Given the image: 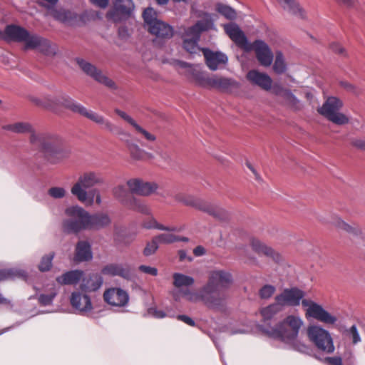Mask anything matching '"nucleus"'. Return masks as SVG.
Instances as JSON below:
<instances>
[{
  "mask_svg": "<svg viewBox=\"0 0 365 365\" xmlns=\"http://www.w3.org/2000/svg\"><path fill=\"white\" fill-rule=\"evenodd\" d=\"M66 194L67 191L63 187L54 186L48 190V195L54 199H62Z\"/></svg>",
  "mask_w": 365,
  "mask_h": 365,
  "instance_id": "50",
  "label": "nucleus"
},
{
  "mask_svg": "<svg viewBox=\"0 0 365 365\" xmlns=\"http://www.w3.org/2000/svg\"><path fill=\"white\" fill-rule=\"evenodd\" d=\"M125 206L130 210L143 214H148L150 212L148 207L144 202L134 197H130V199L129 200V201H128V203L126 204Z\"/></svg>",
  "mask_w": 365,
  "mask_h": 365,
  "instance_id": "41",
  "label": "nucleus"
},
{
  "mask_svg": "<svg viewBox=\"0 0 365 365\" xmlns=\"http://www.w3.org/2000/svg\"><path fill=\"white\" fill-rule=\"evenodd\" d=\"M43 292L38 297V302L43 306L51 304L58 293L56 285L54 283L48 284L44 287Z\"/></svg>",
  "mask_w": 365,
  "mask_h": 365,
  "instance_id": "32",
  "label": "nucleus"
},
{
  "mask_svg": "<svg viewBox=\"0 0 365 365\" xmlns=\"http://www.w3.org/2000/svg\"><path fill=\"white\" fill-rule=\"evenodd\" d=\"M247 80L254 85H256L264 91H269L272 88V80L265 73L259 72L257 70H251L247 73Z\"/></svg>",
  "mask_w": 365,
  "mask_h": 365,
  "instance_id": "21",
  "label": "nucleus"
},
{
  "mask_svg": "<svg viewBox=\"0 0 365 365\" xmlns=\"http://www.w3.org/2000/svg\"><path fill=\"white\" fill-rule=\"evenodd\" d=\"M76 61L79 67L85 73L93 78L99 83H101L109 88L115 89L116 88L115 83L111 79L89 62L82 58H77Z\"/></svg>",
  "mask_w": 365,
  "mask_h": 365,
  "instance_id": "11",
  "label": "nucleus"
},
{
  "mask_svg": "<svg viewBox=\"0 0 365 365\" xmlns=\"http://www.w3.org/2000/svg\"><path fill=\"white\" fill-rule=\"evenodd\" d=\"M205 63L211 71L224 67L228 62L227 55L221 51H212L207 48L202 49Z\"/></svg>",
  "mask_w": 365,
  "mask_h": 365,
  "instance_id": "17",
  "label": "nucleus"
},
{
  "mask_svg": "<svg viewBox=\"0 0 365 365\" xmlns=\"http://www.w3.org/2000/svg\"><path fill=\"white\" fill-rule=\"evenodd\" d=\"M330 48L336 53L346 55L345 49L338 43H332L330 45Z\"/></svg>",
  "mask_w": 365,
  "mask_h": 365,
  "instance_id": "62",
  "label": "nucleus"
},
{
  "mask_svg": "<svg viewBox=\"0 0 365 365\" xmlns=\"http://www.w3.org/2000/svg\"><path fill=\"white\" fill-rule=\"evenodd\" d=\"M347 332L349 337L351 339L352 343L354 344H356L361 341V337L355 325L351 327L350 329L347 331Z\"/></svg>",
  "mask_w": 365,
  "mask_h": 365,
  "instance_id": "56",
  "label": "nucleus"
},
{
  "mask_svg": "<svg viewBox=\"0 0 365 365\" xmlns=\"http://www.w3.org/2000/svg\"><path fill=\"white\" fill-rule=\"evenodd\" d=\"M148 314L153 316L157 319H162L167 316L173 317L172 315L166 314L165 312L158 309L156 307H150L148 311Z\"/></svg>",
  "mask_w": 365,
  "mask_h": 365,
  "instance_id": "57",
  "label": "nucleus"
},
{
  "mask_svg": "<svg viewBox=\"0 0 365 365\" xmlns=\"http://www.w3.org/2000/svg\"><path fill=\"white\" fill-rule=\"evenodd\" d=\"M129 294L126 290L120 287H110L103 293L104 301L111 307H124L129 302Z\"/></svg>",
  "mask_w": 365,
  "mask_h": 365,
  "instance_id": "12",
  "label": "nucleus"
},
{
  "mask_svg": "<svg viewBox=\"0 0 365 365\" xmlns=\"http://www.w3.org/2000/svg\"><path fill=\"white\" fill-rule=\"evenodd\" d=\"M125 143L133 158L139 160L143 157L144 150L140 148L136 143L130 140H125Z\"/></svg>",
  "mask_w": 365,
  "mask_h": 365,
  "instance_id": "44",
  "label": "nucleus"
},
{
  "mask_svg": "<svg viewBox=\"0 0 365 365\" xmlns=\"http://www.w3.org/2000/svg\"><path fill=\"white\" fill-rule=\"evenodd\" d=\"M51 16L57 21L68 24L76 18V14L71 11L63 9H54L51 11Z\"/></svg>",
  "mask_w": 365,
  "mask_h": 365,
  "instance_id": "36",
  "label": "nucleus"
},
{
  "mask_svg": "<svg viewBox=\"0 0 365 365\" xmlns=\"http://www.w3.org/2000/svg\"><path fill=\"white\" fill-rule=\"evenodd\" d=\"M341 86L346 88L347 91L354 93L358 94L359 91L358 89L352 84L348 83V82H341Z\"/></svg>",
  "mask_w": 365,
  "mask_h": 365,
  "instance_id": "64",
  "label": "nucleus"
},
{
  "mask_svg": "<svg viewBox=\"0 0 365 365\" xmlns=\"http://www.w3.org/2000/svg\"><path fill=\"white\" fill-rule=\"evenodd\" d=\"M88 195H92V196H89V197H93V198L95 196L96 204H98V205L101 204L102 200H101V194H100V192L98 190L94 189V190H91L88 193Z\"/></svg>",
  "mask_w": 365,
  "mask_h": 365,
  "instance_id": "63",
  "label": "nucleus"
},
{
  "mask_svg": "<svg viewBox=\"0 0 365 365\" xmlns=\"http://www.w3.org/2000/svg\"><path fill=\"white\" fill-rule=\"evenodd\" d=\"M214 24L211 16L206 14L205 19L197 21L194 26L185 31L183 35V47L190 53H197L200 51L197 45L200 34L202 31L213 28Z\"/></svg>",
  "mask_w": 365,
  "mask_h": 365,
  "instance_id": "7",
  "label": "nucleus"
},
{
  "mask_svg": "<svg viewBox=\"0 0 365 365\" xmlns=\"http://www.w3.org/2000/svg\"><path fill=\"white\" fill-rule=\"evenodd\" d=\"M84 275V272L82 270L74 269L68 271L61 276L56 277V282L61 285H76L81 280Z\"/></svg>",
  "mask_w": 365,
  "mask_h": 365,
  "instance_id": "26",
  "label": "nucleus"
},
{
  "mask_svg": "<svg viewBox=\"0 0 365 365\" xmlns=\"http://www.w3.org/2000/svg\"><path fill=\"white\" fill-rule=\"evenodd\" d=\"M1 36L7 41L24 43L25 49H36L46 55L56 53V48L48 40L37 34H31L24 28L17 25L7 26Z\"/></svg>",
  "mask_w": 365,
  "mask_h": 365,
  "instance_id": "5",
  "label": "nucleus"
},
{
  "mask_svg": "<svg viewBox=\"0 0 365 365\" xmlns=\"http://www.w3.org/2000/svg\"><path fill=\"white\" fill-rule=\"evenodd\" d=\"M232 283L231 274L225 270L215 269L210 272L207 282L199 290L181 289L175 294L176 300L184 297L190 303L202 302L210 309H220L226 300L225 290Z\"/></svg>",
  "mask_w": 365,
  "mask_h": 365,
  "instance_id": "1",
  "label": "nucleus"
},
{
  "mask_svg": "<svg viewBox=\"0 0 365 365\" xmlns=\"http://www.w3.org/2000/svg\"><path fill=\"white\" fill-rule=\"evenodd\" d=\"M250 51H254L256 58L260 65L264 67L269 66L273 61V53L269 46L262 40H256L250 43Z\"/></svg>",
  "mask_w": 365,
  "mask_h": 365,
  "instance_id": "15",
  "label": "nucleus"
},
{
  "mask_svg": "<svg viewBox=\"0 0 365 365\" xmlns=\"http://www.w3.org/2000/svg\"><path fill=\"white\" fill-rule=\"evenodd\" d=\"M101 273L103 275L115 277L118 276L123 279H129L130 277V270L129 266L123 263L112 262L105 265Z\"/></svg>",
  "mask_w": 365,
  "mask_h": 365,
  "instance_id": "20",
  "label": "nucleus"
},
{
  "mask_svg": "<svg viewBox=\"0 0 365 365\" xmlns=\"http://www.w3.org/2000/svg\"><path fill=\"white\" fill-rule=\"evenodd\" d=\"M305 294L304 291L297 287L284 289L275 297V301L278 302L283 308L285 306L297 307L302 302L307 318H313L324 324L334 325L338 321L335 315L330 314L323 307L312 300L303 299Z\"/></svg>",
  "mask_w": 365,
  "mask_h": 365,
  "instance_id": "3",
  "label": "nucleus"
},
{
  "mask_svg": "<svg viewBox=\"0 0 365 365\" xmlns=\"http://www.w3.org/2000/svg\"><path fill=\"white\" fill-rule=\"evenodd\" d=\"M93 254L90 244L85 241L78 242L76 247L74 260L78 262H84L91 260Z\"/></svg>",
  "mask_w": 365,
  "mask_h": 365,
  "instance_id": "31",
  "label": "nucleus"
},
{
  "mask_svg": "<svg viewBox=\"0 0 365 365\" xmlns=\"http://www.w3.org/2000/svg\"><path fill=\"white\" fill-rule=\"evenodd\" d=\"M138 269L147 274H150L152 276H156L158 275V271L155 267L146 266V265H140L138 267Z\"/></svg>",
  "mask_w": 365,
  "mask_h": 365,
  "instance_id": "60",
  "label": "nucleus"
},
{
  "mask_svg": "<svg viewBox=\"0 0 365 365\" xmlns=\"http://www.w3.org/2000/svg\"><path fill=\"white\" fill-rule=\"evenodd\" d=\"M66 218L63 226L68 232H78L88 229V212L78 205L67 207L65 210Z\"/></svg>",
  "mask_w": 365,
  "mask_h": 365,
  "instance_id": "9",
  "label": "nucleus"
},
{
  "mask_svg": "<svg viewBox=\"0 0 365 365\" xmlns=\"http://www.w3.org/2000/svg\"><path fill=\"white\" fill-rule=\"evenodd\" d=\"M143 226L145 228L151 229V228H156L161 230H166V231H171V232H180L182 230L181 228L178 227H165L159 223L157 222V221L155 219H151L148 222H144Z\"/></svg>",
  "mask_w": 365,
  "mask_h": 365,
  "instance_id": "45",
  "label": "nucleus"
},
{
  "mask_svg": "<svg viewBox=\"0 0 365 365\" xmlns=\"http://www.w3.org/2000/svg\"><path fill=\"white\" fill-rule=\"evenodd\" d=\"M133 9L134 4L132 0H115L114 11L108 14V17L114 21H118L119 18L115 16V13L120 15H129Z\"/></svg>",
  "mask_w": 365,
  "mask_h": 365,
  "instance_id": "24",
  "label": "nucleus"
},
{
  "mask_svg": "<svg viewBox=\"0 0 365 365\" xmlns=\"http://www.w3.org/2000/svg\"><path fill=\"white\" fill-rule=\"evenodd\" d=\"M311 342L322 352L331 354L335 351L334 339L329 331L320 325H310L307 329Z\"/></svg>",
  "mask_w": 365,
  "mask_h": 365,
  "instance_id": "8",
  "label": "nucleus"
},
{
  "mask_svg": "<svg viewBox=\"0 0 365 365\" xmlns=\"http://www.w3.org/2000/svg\"><path fill=\"white\" fill-rule=\"evenodd\" d=\"M51 98L54 100L57 103H55V106L52 109H55L58 106H63L71 110L73 112L78 113L80 114L81 110L83 109V106L80 103H78L69 96L65 94H61L58 96H51Z\"/></svg>",
  "mask_w": 365,
  "mask_h": 365,
  "instance_id": "25",
  "label": "nucleus"
},
{
  "mask_svg": "<svg viewBox=\"0 0 365 365\" xmlns=\"http://www.w3.org/2000/svg\"><path fill=\"white\" fill-rule=\"evenodd\" d=\"M115 113L120 118H122L123 120H125L126 122H128L130 125H132L133 128H134V126L136 125L137 122L132 117H130L129 115H128L124 111L116 109Z\"/></svg>",
  "mask_w": 365,
  "mask_h": 365,
  "instance_id": "59",
  "label": "nucleus"
},
{
  "mask_svg": "<svg viewBox=\"0 0 365 365\" xmlns=\"http://www.w3.org/2000/svg\"><path fill=\"white\" fill-rule=\"evenodd\" d=\"M325 362L327 365H343L342 359L340 356L327 357Z\"/></svg>",
  "mask_w": 365,
  "mask_h": 365,
  "instance_id": "61",
  "label": "nucleus"
},
{
  "mask_svg": "<svg viewBox=\"0 0 365 365\" xmlns=\"http://www.w3.org/2000/svg\"><path fill=\"white\" fill-rule=\"evenodd\" d=\"M188 73L192 80L197 85L203 88H210L212 76H210L207 72L202 71L200 66H190Z\"/></svg>",
  "mask_w": 365,
  "mask_h": 365,
  "instance_id": "22",
  "label": "nucleus"
},
{
  "mask_svg": "<svg viewBox=\"0 0 365 365\" xmlns=\"http://www.w3.org/2000/svg\"><path fill=\"white\" fill-rule=\"evenodd\" d=\"M133 128L138 135L144 138L147 141L154 142L156 140V137L154 134L148 132L138 123H136Z\"/></svg>",
  "mask_w": 365,
  "mask_h": 365,
  "instance_id": "53",
  "label": "nucleus"
},
{
  "mask_svg": "<svg viewBox=\"0 0 365 365\" xmlns=\"http://www.w3.org/2000/svg\"><path fill=\"white\" fill-rule=\"evenodd\" d=\"M113 196L125 206L130 199L129 192L123 185H118L113 189Z\"/></svg>",
  "mask_w": 365,
  "mask_h": 365,
  "instance_id": "40",
  "label": "nucleus"
},
{
  "mask_svg": "<svg viewBox=\"0 0 365 365\" xmlns=\"http://www.w3.org/2000/svg\"><path fill=\"white\" fill-rule=\"evenodd\" d=\"M97 124L101 125L102 129L107 130L113 134L122 137L129 136V134L126 131H125L121 128L114 125L103 115L99 118Z\"/></svg>",
  "mask_w": 365,
  "mask_h": 365,
  "instance_id": "33",
  "label": "nucleus"
},
{
  "mask_svg": "<svg viewBox=\"0 0 365 365\" xmlns=\"http://www.w3.org/2000/svg\"><path fill=\"white\" fill-rule=\"evenodd\" d=\"M81 115L86 117L89 120H92L93 122L97 123L99 118L102 116V115L96 113L93 110H88L86 108L83 106V109L81 110L80 113Z\"/></svg>",
  "mask_w": 365,
  "mask_h": 365,
  "instance_id": "54",
  "label": "nucleus"
},
{
  "mask_svg": "<svg viewBox=\"0 0 365 365\" xmlns=\"http://www.w3.org/2000/svg\"><path fill=\"white\" fill-rule=\"evenodd\" d=\"M216 10L221 15L225 16L226 19L233 20L237 16V13L235 9L228 5L223 4H217L216 5Z\"/></svg>",
  "mask_w": 365,
  "mask_h": 365,
  "instance_id": "43",
  "label": "nucleus"
},
{
  "mask_svg": "<svg viewBox=\"0 0 365 365\" xmlns=\"http://www.w3.org/2000/svg\"><path fill=\"white\" fill-rule=\"evenodd\" d=\"M276 287L271 284H264L258 291L259 297L261 299H269L274 294Z\"/></svg>",
  "mask_w": 365,
  "mask_h": 365,
  "instance_id": "47",
  "label": "nucleus"
},
{
  "mask_svg": "<svg viewBox=\"0 0 365 365\" xmlns=\"http://www.w3.org/2000/svg\"><path fill=\"white\" fill-rule=\"evenodd\" d=\"M176 200L179 202L184 203L185 205L195 207L199 210L207 212L212 215L218 217L214 207L205 204V202H202L200 200L195 199L192 196H186L182 194H179L176 195Z\"/></svg>",
  "mask_w": 365,
  "mask_h": 365,
  "instance_id": "23",
  "label": "nucleus"
},
{
  "mask_svg": "<svg viewBox=\"0 0 365 365\" xmlns=\"http://www.w3.org/2000/svg\"><path fill=\"white\" fill-rule=\"evenodd\" d=\"M273 70L277 74H282L287 70V63L281 51H277L276 53L275 59L273 64Z\"/></svg>",
  "mask_w": 365,
  "mask_h": 365,
  "instance_id": "42",
  "label": "nucleus"
},
{
  "mask_svg": "<svg viewBox=\"0 0 365 365\" xmlns=\"http://www.w3.org/2000/svg\"><path fill=\"white\" fill-rule=\"evenodd\" d=\"M282 99L286 104L294 109H299L300 108L299 101L290 91H288V92L285 93V96Z\"/></svg>",
  "mask_w": 365,
  "mask_h": 365,
  "instance_id": "52",
  "label": "nucleus"
},
{
  "mask_svg": "<svg viewBox=\"0 0 365 365\" xmlns=\"http://www.w3.org/2000/svg\"><path fill=\"white\" fill-rule=\"evenodd\" d=\"M143 16L145 21V23L146 24L148 29L150 28L153 24H154L155 22L159 21L157 19V14L153 8H147L145 9L143 14Z\"/></svg>",
  "mask_w": 365,
  "mask_h": 365,
  "instance_id": "46",
  "label": "nucleus"
},
{
  "mask_svg": "<svg viewBox=\"0 0 365 365\" xmlns=\"http://www.w3.org/2000/svg\"><path fill=\"white\" fill-rule=\"evenodd\" d=\"M88 229L98 230L106 227L110 223V219L106 213L90 215L88 212Z\"/></svg>",
  "mask_w": 365,
  "mask_h": 365,
  "instance_id": "27",
  "label": "nucleus"
},
{
  "mask_svg": "<svg viewBox=\"0 0 365 365\" xmlns=\"http://www.w3.org/2000/svg\"><path fill=\"white\" fill-rule=\"evenodd\" d=\"M195 283V279L193 277L180 274V273H175L173 274V284L175 287H177L178 289L173 292V297L175 300V294H177L180 290L181 289H189L188 287L192 286ZM182 298V297H180V299ZM183 299L186 300L184 297ZM180 301V299L177 300V302Z\"/></svg>",
  "mask_w": 365,
  "mask_h": 365,
  "instance_id": "28",
  "label": "nucleus"
},
{
  "mask_svg": "<svg viewBox=\"0 0 365 365\" xmlns=\"http://www.w3.org/2000/svg\"><path fill=\"white\" fill-rule=\"evenodd\" d=\"M148 31L152 34L162 38H170L173 34L172 27L160 20L154 24H153V25L148 28Z\"/></svg>",
  "mask_w": 365,
  "mask_h": 365,
  "instance_id": "29",
  "label": "nucleus"
},
{
  "mask_svg": "<svg viewBox=\"0 0 365 365\" xmlns=\"http://www.w3.org/2000/svg\"><path fill=\"white\" fill-rule=\"evenodd\" d=\"M342 106L343 103L339 98L331 96L318 108V112L335 124L344 125L348 123L349 119L345 114L339 112Z\"/></svg>",
  "mask_w": 365,
  "mask_h": 365,
  "instance_id": "10",
  "label": "nucleus"
},
{
  "mask_svg": "<svg viewBox=\"0 0 365 365\" xmlns=\"http://www.w3.org/2000/svg\"><path fill=\"white\" fill-rule=\"evenodd\" d=\"M159 243L163 244H170L177 242L179 240V237L175 235L173 233L167 232L162 233L155 237Z\"/></svg>",
  "mask_w": 365,
  "mask_h": 365,
  "instance_id": "51",
  "label": "nucleus"
},
{
  "mask_svg": "<svg viewBox=\"0 0 365 365\" xmlns=\"http://www.w3.org/2000/svg\"><path fill=\"white\" fill-rule=\"evenodd\" d=\"M320 220L324 223L331 224L341 230H346L348 232L354 233L355 235H357L359 232V229L346 224L336 215H332L329 220L320 219Z\"/></svg>",
  "mask_w": 365,
  "mask_h": 365,
  "instance_id": "35",
  "label": "nucleus"
},
{
  "mask_svg": "<svg viewBox=\"0 0 365 365\" xmlns=\"http://www.w3.org/2000/svg\"><path fill=\"white\" fill-rule=\"evenodd\" d=\"M70 303L75 310L83 314L91 312L93 309L88 294L81 290L74 291L71 293Z\"/></svg>",
  "mask_w": 365,
  "mask_h": 365,
  "instance_id": "13",
  "label": "nucleus"
},
{
  "mask_svg": "<svg viewBox=\"0 0 365 365\" xmlns=\"http://www.w3.org/2000/svg\"><path fill=\"white\" fill-rule=\"evenodd\" d=\"M303 324L300 317L288 315L275 327L269 328L265 332L269 336L282 342L288 348L309 354L312 352L310 346L298 339L299 332Z\"/></svg>",
  "mask_w": 365,
  "mask_h": 365,
  "instance_id": "4",
  "label": "nucleus"
},
{
  "mask_svg": "<svg viewBox=\"0 0 365 365\" xmlns=\"http://www.w3.org/2000/svg\"><path fill=\"white\" fill-rule=\"evenodd\" d=\"M127 185L131 193L141 196H148L158 190V185L154 182H147L139 178H133L127 181Z\"/></svg>",
  "mask_w": 365,
  "mask_h": 365,
  "instance_id": "14",
  "label": "nucleus"
},
{
  "mask_svg": "<svg viewBox=\"0 0 365 365\" xmlns=\"http://www.w3.org/2000/svg\"><path fill=\"white\" fill-rule=\"evenodd\" d=\"M157 239L155 237L151 242H148L143 250V254L145 256H150L155 252L158 248Z\"/></svg>",
  "mask_w": 365,
  "mask_h": 365,
  "instance_id": "55",
  "label": "nucleus"
},
{
  "mask_svg": "<svg viewBox=\"0 0 365 365\" xmlns=\"http://www.w3.org/2000/svg\"><path fill=\"white\" fill-rule=\"evenodd\" d=\"M250 245L253 251L259 255H264L277 262L282 259L281 255L279 252H276L273 248L257 238H250Z\"/></svg>",
  "mask_w": 365,
  "mask_h": 365,
  "instance_id": "18",
  "label": "nucleus"
},
{
  "mask_svg": "<svg viewBox=\"0 0 365 365\" xmlns=\"http://www.w3.org/2000/svg\"><path fill=\"white\" fill-rule=\"evenodd\" d=\"M103 284V278L96 273H91L83 275L80 283L79 288L81 292L87 294L98 290Z\"/></svg>",
  "mask_w": 365,
  "mask_h": 365,
  "instance_id": "19",
  "label": "nucleus"
},
{
  "mask_svg": "<svg viewBox=\"0 0 365 365\" xmlns=\"http://www.w3.org/2000/svg\"><path fill=\"white\" fill-rule=\"evenodd\" d=\"M224 29L226 34L232 41L240 48L245 51H250L251 46L244 32L240 28L234 23L224 25Z\"/></svg>",
  "mask_w": 365,
  "mask_h": 365,
  "instance_id": "16",
  "label": "nucleus"
},
{
  "mask_svg": "<svg viewBox=\"0 0 365 365\" xmlns=\"http://www.w3.org/2000/svg\"><path fill=\"white\" fill-rule=\"evenodd\" d=\"M278 302L272 303L261 309V314L264 320H269L282 310Z\"/></svg>",
  "mask_w": 365,
  "mask_h": 365,
  "instance_id": "39",
  "label": "nucleus"
},
{
  "mask_svg": "<svg viewBox=\"0 0 365 365\" xmlns=\"http://www.w3.org/2000/svg\"><path fill=\"white\" fill-rule=\"evenodd\" d=\"M103 183L104 178L101 173L93 170L85 171L79 175L76 182L71 187V193L79 202L86 205H92L94 198L89 197L87 189Z\"/></svg>",
  "mask_w": 365,
  "mask_h": 365,
  "instance_id": "6",
  "label": "nucleus"
},
{
  "mask_svg": "<svg viewBox=\"0 0 365 365\" xmlns=\"http://www.w3.org/2000/svg\"><path fill=\"white\" fill-rule=\"evenodd\" d=\"M26 272L20 269H6L0 270V281L14 279L16 278L25 279Z\"/></svg>",
  "mask_w": 365,
  "mask_h": 365,
  "instance_id": "37",
  "label": "nucleus"
},
{
  "mask_svg": "<svg viewBox=\"0 0 365 365\" xmlns=\"http://www.w3.org/2000/svg\"><path fill=\"white\" fill-rule=\"evenodd\" d=\"M281 6L289 12L301 17L304 16L303 10L299 4L294 0H277Z\"/></svg>",
  "mask_w": 365,
  "mask_h": 365,
  "instance_id": "38",
  "label": "nucleus"
},
{
  "mask_svg": "<svg viewBox=\"0 0 365 365\" xmlns=\"http://www.w3.org/2000/svg\"><path fill=\"white\" fill-rule=\"evenodd\" d=\"M237 86V82L230 78L217 76H212L210 88H215L223 91H227Z\"/></svg>",
  "mask_w": 365,
  "mask_h": 365,
  "instance_id": "30",
  "label": "nucleus"
},
{
  "mask_svg": "<svg viewBox=\"0 0 365 365\" xmlns=\"http://www.w3.org/2000/svg\"><path fill=\"white\" fill-rule=\"evenodd\" d=\"M97 124L101 125L102 129L107 130L113 134L122 137L129 136V134L126 131H125L121 128L114 125L103 115L99 118Z\"/></svg>",
  "mask_w": 365,
  "mask_h": 365,
  "instance_id": "34",
  "label": "nucleus"
},
{
  "mask_svg": "<svg viewBox=\"0 0 365 365\" xmlns=\"http://www.w3.org/2000/svg\"><path fill=\"white\" fill-rule=\"evenodd\" d=\"M271 89L274 95L278 96L282 98H284L285 93L289 91L279 84H274L273 86H272Z\"/></svg>",
  "mask_w": 365,
  "mask_h": 365,
  "instance_id": "58",
  "label": "nucleus"
},
{
  "mask_svg": "<svg viewBox=\"0 0 365 365\" xmlns=\"http://www.w3.org/2000/svg\"><path fill=\"white\" fill-rule=\"evenodd\" d=\"M3 128L15 133H30V142L39 147L51 163H57L69 156L70 151L60 138L37 133L29 123L18 122L4 125Z\"/></svg>",
  "mask_w": 365,
  "mask_h": 365,
  "instance_id": "2",
  "label": "nucleus"
},
{
  "mask_svg": "<svg viewBox=\"0 0 365 365\" xmlns=\"http://www.w3.org/2000/svg\"><path fill=\"white\" fill-rule=\"evenodd\" d=\"M54 256V252H50L41 257L38 264V269L41 272H46L50 269Z\"/></svg>",
  "mask_w": 365,
  "mask_h": 365,
  "instance_id": "48",
  "label": "nucleus"
},
{
  "mask_svg": "<svg viewBox=\"0 0 365 365\" xmlns=\"http://www.w3.org/2000/svg\"><path fill=\"white\" fill-rule=\"evenodd\" d=\"M31 101L38 106H43L50 109L55 106V103H57L53 98H51V96H45L43 98H34Z\"/></svg>",
  "mask_w": 365,
  "mask_h": 365,
  "instance_id": "49",
  "label": "nucleus"
}]
</instances>
